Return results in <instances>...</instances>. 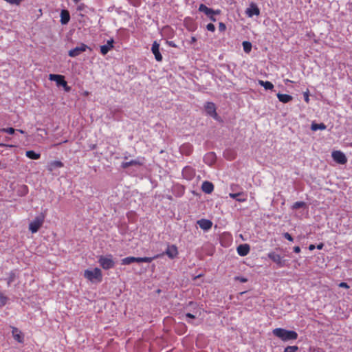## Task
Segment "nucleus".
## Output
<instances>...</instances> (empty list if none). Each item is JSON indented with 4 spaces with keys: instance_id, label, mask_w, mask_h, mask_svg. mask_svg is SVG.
Instances as JSON below:
<instances>
[{
    "instance_id": "obj_29",
    "label": "nucleus",
    "mask_w": 352,
    "mask_h": 352,
    "mask_svg": "<svg viewBox=\"0 0 352 352\" xmlns=\"http://www.w3.org/2000/svg\"><path fill=\"white\" fill-rule=\"evenodd\" d=\"M25 155L27 157L31 160H38L41 157L40 153H36V152L32 150L26 151Z\"/></svg>"
},
{
    "instance_id": "obj_17",
    "label": "nucleus",
    "mask_w": 352,
    "mask_h": 352,
    "mask_svg": "<svg viewBox=\"0 0 352 352\" xmlns=\"http://www.w3.org/2000/svg\"><path fill=\"white\" fill-rule=\"evenodd\" d=\"M199 11L204 12L207 16H210L212 15H215V14L219 13V10H217L216 12H214L213 10L208 8L204 4H200V6L199 7Z\"/></svg>"
},
{
    "instance_id": "obj_27",
    "label": "nucleus",
    "mask_w": 352,
    "mask_h": 352,
    "mask_svg": "<svg viewBox=\"0 0 352 352\" xmlns=\"http://www.w3.org/2000/svg\"><path fill=\"white\" fill-rule=\"evenodd\" d=\"M204 162L206 164H208L209 165L212 164V163L215 161V155H214V153H212V152L207 153L204 156Z\"/></svg>"
},
{
    "instance_id": "obj_33",
    "label": "nucleus",
    "mask_w": 352,
    "mask_h": 352,
    "mask_svg": "<svg viewBox=\"0 0 352 352\" xmlns=\"http://www.w3.org/2000/svg\"><path fill=\"white\" fill-rule=\"evenodd\" d=\"M242 45L244 52L245 53H250L252 50V43L249 41H243Z\"/></svg>"
},
{
    "instance_id": "obj_24",
    "label": "nucleus",
    "mask_w": 352,
    "mask_h": 352,
    "mask_svg": "<svg viewBox=\"0 0 352 352\" xmlns=\"http://www.w3.org/2000/svg\"><path fill=\"white\" fill-rule=\"evenodd\" d=\"M201 189L205 193L209 194L213 191L214 186L211 182L206 181L203 182Z\"/></svg>"
},
{
    "instance_id": "obj_2",
    "label": "nucleus",
    "mask_w": 352,
    "mask_h": 352,
    "mask_svg": "<svg viewBox=\"0 0 352 352\" xmlns=\"http://www.w3.org/2000/svg\"><path fill=\"white\" fill-rule=\"evenodd\" d=\"M84 277L91 283H100L102 280V274L100 269L96 267L93 270H86Z\"/></svg>"
},
{
    "instance_id": "obj_43",
    "label": "nucleus",
    "mask_w": 352,
    "mask_h": 352,
    "mask_svg": "<svg viewBox=\"0 0 352 352\" xmlns=\"http://www.w3.org/2000/svg\"><path fill=\"white\" fill-rule=\"evenodd\" d=\"M283 236H284L286 239H287V240H289V241H293V240H294V239H293V237L292 236V235H291L290 234H289L288 232H285V233H284V234H283Z\"/></svg>"
},
{
    "instance_id": "obj_28",
    "label": "nucleus",
    "mask_w": 352,
    "mask_h": 352,
    "mask_svg": "<svg viewBox=\"0 0 352 352\" xmlns=\"http://www.w3.org/2000/svg\"><path fill=\"white\" fill-rule=\"evenodd\" d=\"M136 165L140 166V165H142V162H140V161H138L137 160H133L129 162H122L121 166L123 168H126L131 166H136Z\"/></svg>"
},
{
    "instance_id": "obj_5",
    "label": "nucleus",
    "mask_w": 352,
    "mask_h": 352,
    "mask_svg": "<svg viewBox=\"0 0 352 352\" xmlns=\"http://www.w3.org/2000/svg\"><path fill=\"white\" fill-rule=\"evenodd\" d=\"M98 263L100 265L106 270L113 268L115 265V262L111 254L100 256L98 258Z\"/></svg>"
},
{
    "instance_id": "obj_50",
    "label": "nucleus",
    "mask_w": 352,
    "mask_h": 352,
    "mask_svg": "<svg viewBox=\"0 0 352 352\" xmlns=\"http://www.w3.org/2000/svg\"><path fill=\"white\" fill-rule=\"evenodd\" d=\"M197 41L195 36L191 37V43H195Z\"/></svg>"
},
{
    "instance_id": "obj_15",
    "label": "nucleus",
    "mask_w": 352,
    "mask_h": 352,
    "mask_svg": "<svg viewBox=\"0 0 352 352\" xmlns=\"http://www.w3.org/2000/svg\"><path fill=\"white\" fill-rule=\"evenodd\" d=\"M12 333L14 339L19 343L24 342V336L21 331L16 327H12Z\"/></svg>"
},
{
    "instance_id": "obj_10",
    "label": "nucleus",
    "mask_w": 352,
    "mask_h": 352,
    "mask_svg": "<svg viewBox=\"0 0 352 352\" xmlns=\"http://www.w3.org/2000/svg\"><path fill=\"white\" fill-rule=\"evenodd\" d=\"M332 157L335 162L340 164H344L347 162L345 155L340 151H333L332 153Z\"/></svg>"
},
{
    "instance_id": "obj_51",
    "label": "nucleus",
    "mask_w": 352,
    "mask_h": 352,
    "mask_svg": "<svg viewBox=\"0 0 352 352\" xmlns=\"http://www.w3.org/2000/svg\"><path fill=\"white\" fill-rule=\"evenodd\" d=\"M17 131H19L20 133H22V134H24L25 133V131L21 130V129H18L16 130Z\"/></svg>"
},
{
    "instance_id": "obj_4",
    "label": "nucleus",
    "mask_w": 352,
    "mask_h": 352,
    "mask_svg": "<svg viewBox=\"0 0 352 352\" xmlns=\"http://www.w3.org/2000/svg\"><path fill=\"white\" fill-rule=\"evenodd\" d=\"M45 217V214L41 213L38 216L36 217L35 219L30 223L29 230L32 233H36L38 232L39 228L44 223Z\"/></svg>"
},
{
    "instance_id": "obj_54",
    "label": "nucleus",
    "mask_w": 352,
    "mask_h": 352,
    "mask_svg": "<svg viewBox=\"0 0 352 352\" xmlns=\"http://www.w3.org/2000/svg\"><path fill=\"white\" fill-rule=\"evenodd\" d=\"M285 81H286L287 82H293V81H292V80H288V79H287Z\"/></svg>"
},
{
    "instance_id": "obj_32",
    "label": "nucleus",
    "mask_w": 352,
    "mask_h": 352,
    "mask_svg": "<svg viewBox=\"0 0 352 352\" xmlns=\"http://www.w3.org/2000/svg\"><path fill=\"white\" fill-rule=\"evenodd\" d=\"M223 155L228 160H232L234 159L236 154L234 151L230 150V151H226L223 153Z\"/></svg>"
},
{
    "instance_id": "obj_44",
    "label": "nucleus",
    "mask_w": 352,
    "mask_h": 352,
    "mask_svg": "<svg viewBox=\"0 0 352 352\" xmlns=\"http://www.w3.org/2000/svg\"><path fill=\"white\" fill-rule=\"evenodd\" d=\"M339 287H342V288H346V289H348L349 288V285L346 283H344V282H342L339 284Z\"/></svg>"
},
{
    "instance_id": "obj_55",
    "label": "nucleus",
    "mask_w": 352,
    "mask_h": 352,
    "mask_svg": "<svg viewBox=\"0 0 352 352\" xmlns=\"http://www.w3.org/2000/svg\"><path fill=\"white\" fill-rule=\"evenodd\" d=\"M189 305H194V302H189Z\"/></svg>"
},
{
    "instance_id": "obj_25",
    "label": "nucleus",
    "mask_w": 352,
    "mask_h": 352,
    "mask_svg": "<svg viewBox=\"0 0 352 352\" xmlns=\"http://www.w3.org/2000/svg\"><path fill=\"white\" fill-rule=\"evenodd\" d=\"M200 315V311L199 310V309H195L194 311H193V313L191 314V313H186L184 316L186 317V321L188 322V323H190V324H193L192 322H191L190 320L188 319H195L197 316Z\"/></svg>"
},
{
    "instance_id": "obj_31",
    "label": "nucleus",
    "mask_w": 352,
    "mask_h": 352,
    "mask_svg": "<svg viewBox=\"0 0 352 352\" xmlns=\"http://www.w3.org/2000/svg\"><path fill=\"white\" fill-rule=\"evenodd\" d=\"M326 128H327L326 125L323 123H320V124L313 123L311 126V130L314 131H316L317 130H324Z\"/></svg>"
},
{
    "instance_id": "obj_47",
    "label": "nucleus",
    "mask_w": 352,
    "mask_h": 352,
    "mask_svg": "<svg viewBox=\"0 0 352 352\" xmlns=\"http://www.w3.org/2000/svg\"><path fill=\"white\" fill-rule=\"evenodd\" d=\"M315 248H316V246L314 244H311L309 246V250L311 251L314 250Z\"/></svg>"
},
{
    "instance_id": "obj_19",
    "label": "nucleus",
    "mask_w": 352,
    "mask_h": 352,
    "mask_svg": "<svg viewBox=\"0 0 352 352\" xmlns=\"http://www.w3.org/2000/svg\"><path fill=\"white\" fill-rule=\"evenodd\" d=\"M114 41L113 38L107 41L106 45L100 46V52L102 55H106L113 48Z\"/></svg>"
},
{
    "instance_id": "obj_23",
    "label": "nucleus",
    "mask_w": 352,
    "mask_h": 352,
    "mask_svg": "<svg viewBox=\"0 0 352 352\" xmlns=\"http://www.w3.org/2000/svg\"><path fill=\"white\" fill-rule=\"evenodd\" d=\"M70 20V14L67 10H62L60 12V23L62 25H66Z\"/></svg>"
},
{
    "instance_id": "obj_14",
    "label": "nucleus",
    "mask_w": 352,
    "mask_h": 352,
    "mask_svg": "<svg viewBox=\"0 0 352 352\" xmlns=\"http://www.w3.org/2000/svg\"><path fill=\"white\" fill-rule=\"evenodd\" d=\"M151 51L154 54L156 60L162 61V56L160 52V44L157 41L153 42L151 47Z\"/></svg>"
},
{
    "instance_id": "obj_46",
    "label": "nucleus",
    "mask_w": 352,
    "mask_h": 352,
    "mask_svg": "<svg viewBox=\"0 0 352 352\" xmlns=\"http://www.w3.org/2000/svg\"><path fill=\"white\" fill-rule=\"evenodd\" d=\"M324 247V244L322 243H319L318 245H317V248L318 250H322Z\"/></svg>"
},
{
    "instance_id": "obj_18",
    "label": "nucleus",
    "mask_w": 352,
    "mask_h": 352,
    "mask_svg": "<svg viewBox=\"0 0 352 352\" xmlns=\"http://www.w3.org/2000/svg\"><path fill=\"white\" fill-rule=\"evenodd\" d=\"M237 253L241 256H245L250 252V248L248 244H241L237 247Z\"/></svg>"
},
{
    "instance_id": "obj_22",
    "label": "nucleus",
    "mask_w": 352,
    "mask_h": 352,
    "mask_svg": "<svg viewBox=\"0 0 352 352\" xmlns=\"http://www.w3.org/2000/svg\"><path fill=\"white\" fill-rule=\"evenodd\" d=\"M63 166H64V164L61 161L54 160V161L50 162L48 164L47 168L49 172H52L55 168H62Z\"/></svg>"
},
{
    "instance_id": "obj_45",
    "label": "nucleus",
    "mask_w": 352,
    "mask_h": 352,
    "mask_svg": "<svg viewBox=\"0 0 352 352\" xmlns=\"http://www.w3.org/2000/svg\"><path fill=\"white\" fill-rule=\"evenodd\" d=\"M294 252L295 253H300V248L299 246L294 247Z\"/></svg>"
},
{
    "instance_id": "obj_13",
    "label": "nucleus",
    "mask_w": 352,
    "mask_h": 352,
    "mask_svg": "<svg viewBox=\"0 0 352 352\" xmlns=\"http://www.w3.org/2000/svg\"><path fill=\"white\" fill-rule=\"evenodd\" d=\"M245 13L249 17L258 16L260 14V10L256 3H251L250 7L246 9Z\"/></svg>"
},
{
    "instance_id": "obj_52",
    "label": "nucleus",
    "mask_w": 352,
    "mask_h": 352,
    "mask_svg": "<svg viewBox=\"0 0 352 352\" xmlns=\"http://www.w3.org/2000/svg\"><path fill=\"white\" fill-rule=\"evenodd\" d=\"M76 4H78L80 0H72Z\"/></svg>"
},
{
    "instance_id": "obj_30",
    "label": "nucleus",
    "mask_w": 352,
    "mask_h": 352,
    "mask_svg": "<svg viewBox=\"0 0 352 352\" xmlns=\"http://www.w3.org/2000/svg\"><path fill=\"white\" fill-rule=\"evenodd\" d=\"M258 84L263 87L267 90H272L274 88V85L270 81L258 80Z\"/></svg>"
},
{
    "instance_id": "obj_37",
    "label": "nucleus",
    "mask_w": 352,
    "mask_h": 352,
    "mask_svg": "<svg viewBox=\"0 0 352 352\" xmlns=\"http://www.w3.org/2000/svg\"><path fill=\"white\" fill-rule=\"evenodd\" d=\"M8 301V298L2 294H0V307L4 306Z\"/></svg>"
},
{
    "instance_id": "obj_38",
    "label": "nucleus",
    "mask_w": 352,
    "mask_h": 352,
    "mask_svg": "<svg viewBox=\"0 0 352 352\" xmlns=\"http://www.w3.org/2000/svg\"><path fill=\"white\" fill-rule=\"evenodd\" d=\"M0 131L2 132L9 133V134H13L15 131V129L12 127H9V128H3V129H0Z\"/></svg>"
},
{
    "instance_id": "obj_48",
    "label": "nucleus",
    "mask_w": 352,
    "mask_h": 352,
    "mask_svg": "<svg viewBox=\"0 0 352 352\" xmlns=\"http://www.w3.org/2000/svg\"><path fill=\"white\" fill-rule=\"evenodd\" d=\"M226 25L223 23H221V32L224 31L226 30Z\"/></svg>"
},
{
    "instance_id": "obj_36",
    "label": "nucleus",
    "mask_w": 352,
    "mask_h": 352,
    "mask_svg": "<svg viewBox=\"0 0 352 352\" xmlns=\"http://www.w3.org/2000/svg\"><path fill=\"white\" fill-rule=\"evenodd\" d=\"M298 350L297 346H287L283 352H296Z\"/></svg>"
},
{
    "instance_id": "obj_8",
    "label": "nucleus",
    "mask_w": 352,
    "mask_h": 352,
    "mask_svg": "<svg viewBox=\"0 0 352 352\" xmlns=\"http://www.w3.org/2000/svg\"><path fill=\"white\" fill-rule=\"evenodd\" d=\"M268 257L274 262L278 267H283L286 265V261L284 260L280 255L275 253L274 252H271L267 254Z\"/></svg>"
},
{
    "instance_id": "obj_34",
    "label": "nucleus",
    "mask_w": 352,
    "mask_h": 352,
    "mask_svg": "<svg viewBox=\"0 0 352 352\" xmlns=\"http://www.w3.org/2000/svg\"><path fill=\"white\" fill-rule=\"evenodd\" d=\"M306 206L305 202L304 201H296L292 206V209L297 210L300 208H303Z\"/></svg>"
},
{
    "instance_id": "obj_7",
    "label": "nucleus",
    "mask_w": 352,
    "mask_h": 352,
    "mask_svg": "<svg viewBox=\"0 0 352 352\" xmlns=\"http://www.w3.org/2000/svg\"><path fill=\"white\" fill-rule=\"evenodd\" d=\"M204 109L206 113V115L212 117L215 120H218V114L217 113V107L216 105L211 102H207L204 104Z\"/></svg>"
},
{
    "instance_id": "obj_42",
    "label": "nucleus",
    "mask_w": 352,
    "mask_h": 352,
    "mask_svg": "<svg viewBox=\"0 0 352 352\" xmlns=\"http://www.w3.org/2000/svg\"><path fill=\"white\" fill-rule=\"evenodd\" d=\"M206 28L208 31H210V32H214L215 30V27L214 25L212 24V23H208L207 25H206Z\"/></svg>"
},
{
    "instance_id": "obj_6",
    "label": "nucleus",
    "mask_w": 352,
    "mask_h": 352,
    "mask_svg": "<svg viewBox=\"0 0 352 352\" xmlns=\"http://www.w3.org/2000/svg\"><path fill=\"white\" fill-rule=\"evenodd\" d=\"M49 79L55 81L57 86L63 87L65 91L69 92L71 90V87L67 85L64 76L60 74H50Z\"/></svg>"
},
{
    "instance_id": "obj_21",
    "label": "nucleus",
    "mask_w": 352,
    "mask_h": 352,
    "mask_svg": "<svg viewBox=\"0 0 352 352\" xmlns=\"http://www.w3.org/2000/svg\"><path fill=\"white\" fill-rule=\"evenodd\" d=\"M179 150L182 155H190L192 153L193 147L190 144L186 143L180 146Z\"/></svg>"
},
{
    "instance_id": "obj_26",
    "label": "nucleus",
    "mask_w": 352,
    "mask_h": 352,
    "mask_svg": "<svg viewBox=\"0 0 352 352\" xmlns=\"http://www.w3.org/2000/svg\"><path fill=\"white\" fill-rule=\"evenodd\" d=\"M277 98L280 102L283 103H287L292 100L293 98L292 96L285 94H277Z\"/></svg>"
},
{
    "instance_id": "obj_12",
    "label": "nucleus",
    "mask_w": 352,
    "mask_h": 352,
    "mask_svg": "<svg viewBox=\"0 0 352 352\" xmlns=\"http://www.w3.org/2000/svg\"><path fill=\"white\" fill-rule=\"evenodd\" d=\"M164 254H166L171 259L175 258L178 255V250L177 246L175 245H168V248L166 250ZM164 253L157 255L159 256L158 257H160Z\"/></svg>"
},
{
    "instance_id": "obj_9",
    "label": "nucleus",
    "mask_w": 352,
    "mask_h": 352,
    "mask_svg": "<svg viewBox=\"0 0 352 352\" xmlns=\"http://www.w3.org/2000/svg\"><path fill=\"white\" fill-rule=\"evenodd\" d=\"M89 47L85 43H80V45L76 47L74 49L70 50L68 52V55L70 57H76L79 56L81 53L85 52Z\"/></svg>"
},
{
    "instance_id": "obj_35",
    "label": "nucleus",
    "mask_w": 352,
    "mask_h": 352,
    "mask_svg": "<svg viewBox=\"0 0 352 352\" xmlns=\"http://www.w3.org/2000/svg\"><path fill=\"white\" fill-rule=\"evenodd\" d=\"M15 278H16L15 272L13 271L10 272L9 274V276L8 278V285H10L15 280Z\"/></svg>"
},
{
    "instance_id": "obj_41",
    "label": "nucleus",
    "mask_w": 352,
    "mask_h": 352,
    "mask_svg": "<svg viewBox=\"0 0 352 352\" xmlns=\"http://www.w3.org/2000/svg\"><path fill=\"white\" fill-rule=\"evenodd\" d=\"M234 280H239L241 283H246L248 281V279L246 278L241 277V276H236V277H234Z\"/></svg>"
},
{
    "instance_id": "obj_16",
    "label": "nucleus",
    "mask_w": 352,
    "mask_h": 352,
    "mask_svg": "<svg viewBox=\"0 0 352 352\" xmlns=\"http://www.w3.org/2000/svg\"><path fill=\"white\" fill-rule=\"evenodd\" d=\"M197 223L204 231H208L212 226V222L210 220L206 219H201L200 220H198L197 221Z\"/></svg>"
},
{
    "instance_id": "obj_39",
    "label": "nucleus",
    "mask_w": 352,
    "mask_h": 352,
    "mask_svg": "<svg viewBox=\"0 0 352 352\" xmlns=\"http://www.w3.org/2000/svg\"><path fill=\"white\" fill-rule=\"evenodd\" d=\"M87 6L85 3H79L78 4H77V10L78 11H85V9H86Z\"/></svg>"
},
{
    "instance_id": "obj_49",
    "label": "nucleus",
    "mask_w": 352,
    "mask_h": 352,
    "mask_svg": "<svg viewBox=\"0 0 352 352\" xmlns=\"http://www.w3.org/2000/svg\"><path fill=\"white\" fill-rule=\"evenodd\" d=\"M214 15H212V16H208V17L211 21H215V19H214Z\"/></svg>"
},
{
    "instance_id": "obj_11",
    "label": "nucleus",
    "mask_w": 352,
    "mask_h": 352,
    "mask_svg": "<svg viewBox=\"0 0 352 352\" xmlns=\"http://www.w3.org/2000/svg\"><path fill=\"white\" fill-rule=\"evenodd\" d=\"M182 176L186 180H192L195 176V170L192 167L187 166L182 170Z\"/></svg>"
},
{
    "instance_id": "obj_53",
    "label": "nucleus",
    "mask_w": 352,
    "mask_h": 352,
    "mask_svg": "<svg viewBox=\"0 0 352 352\" xmlns=\"http://www.w3.org/2000/svg\"><path fill=\"white\" fill-rule=\"evenodd\" d=\"M83 95H84V96H88V95H89V91H85L84 92Z\"/></svg>"
},
{
    "instance_id": "obj_1",
    "label": "nucleus",
    "mask_w": 352,
    "mask_h": 352,
    "mask_svg": "<svg viewBox=\"0 0 352 352\" xmlns=\"http://www.w3.org/2000/svg\"><path fill=\"white\" fill-rule=\"evenodd\" d=\"M273 334L280 338L281 340L286 342L289 340H294L298 338V333L292 330H287L282 328H276L272 331Z\"/></svg>"
},
{
    "instance_id": "obj_3",
    "label": "nucleus",
    "mask_w": 352,
    "mask_h": 352,
    "mask_svg": "<svg viewBox=\"0 0 352 352\" xmlns=\"http://www.w3.org/2000/svg\"><path fill=\"white\" fill-rule=\"evenodd\" d=\"M158 255L154 256L153 257H134V256H128L124 258L121 260L122 265H130L132 263H151L153 260L158 258Z\"/></svg>"
},
{
    "instance_id": "obj_20",
    "label": "nucleus",
    "mask_w": 352,
    "mask_h": 352,
    "mask_svg": "<svg viewBox=\"0 0 352 352\" xmlns=\"http://www.w3.org/2000/svg\"><path fill=\"white\" fill-rule=\"evenodd\" d=\"M229 196L231 198L236 199L239 202H245L247 201V195L243 192L230 193Z\"/></svg>"
},
{
    "instance_id": "obj_40",
    "label": "nucleus",
    "mask_w": 352,
    "mask_h": 352,
    "mask_svg": "<svg viewBox=\"0 0 352 352\" xmlns=\"http://www.w3.org/2000/svg\"><path fill=\"white\" fill-rule=\"evenodd\" d=\"M304 100L307 103L309 102V91L307 89L303 93Z\"/></svg>"
}]
</instances>
